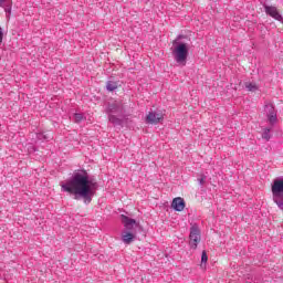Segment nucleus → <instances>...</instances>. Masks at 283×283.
Returning a JSON list of instances; mask_svg holds the SVG:
<instances>
[{
    "label": "nucleus",
    "instance_id": "6ab92c4d",
    "mask_svg": "<svg viewBox=\"0 0 283 283\" xmlns=\"http://www.w3.org/2000/svg\"><path fill=\"white\" fill-rule=\"evenodd\" d=\"M38 138L39 140H48V136L43 135V134H38Z\"/></svg>",
    "mask_w": 283,
    "mask_h": 283
},
{
    "label": "nucleus",
    "instance_id": "0eeeda50",
    "mask_svg": "<svg viewBox=\"0 0 283 283\" xmlns=\"http://www.w3.org/2000/svg\"><path fill=\"white\" fill-rule=\"evenodd\" d=\"M263 8H264L265 14H268V17H271L275 21H281V22L283 21V17L280 14L277 7L263 4Z\"/></svg>",
    "mask_w": 283,
    "mask_h": 283
},
{
    "label": "nucleus",
    "instance_id": "f03ea898",
    "mask_svg": "<svg viewBox=\"0 0 283 283\" xmlns=\"http://www.w3.org/2000/svg\"><path fill=\"white\" fill-rule=\"evenodd\" d=\"M181 39H185V35L179 34L172 41V55L176 63H187V59L189 57V50L191 45L187 42H180Z\"/></svg>",
    "mask_w": 283,
    "mask_h": 283
},
{
    "label": "nucleus",
    "instance_id": "9d476101",
    "mask_svg": "<svg viewBox=\"0 0 283 283\" xmlns=\"http://www.w3.org/2000/svg\"><path fill=\"white\" fill-rule=\"evenodd\" d=\"M185 199H182L181 197L175 198L171 202V208L175 209L176 211H185Z\"/></svg>",
    "mask_w": 283,
    "mask_h": 283
},
{
    "label": "nucleus",
    "instance_id": "dca6fc26",
    "mask_svg": "<svg viewBox=\"0 0 283 283\" xmlns=\"http://www.w3.org/2000/svg\"><path fill=\"white\" fill-rule=\"evenodd\" d=\"M263 140H271V128H264L262 133Z\"/></svg>",
    "mask_w": 283,
    "mask_h": 283
},
{
    "label": "nucleus",
    "instance_id": "6e6552de",
    "mask_svg": "<svg viewBox=\"0 0 283 283\" xmlns=\"http://www.w3.org/2000/svg\"><path fill=\"white\" fill-rule=\"evenodd\" d=\"M264 112L266 114L270 125H275V123H277V112H275V107L273 106V104H266L264 107Z\"/></svg>",
    "mask_w": 283,
    "mask_h": 283
},
{
    "label": "nucleus",
    "instance_id": "423d86ee",
    "mask_svg": "<svg viewBox=\"0 0 283 283\" xmlns=\"http://www.w3.org/2000/svg\"><path fill=\"white\" fill-rule=\"evenodd\" d=\"M190 242H189V245H190V249H198V244H200V240H201V237H200V228H198V226H192L190 228Z\"/></svg>",
    "mask_w": 283,
    "mask_h": 283
},
{
    "label": "nucleus",
    "instance_id": "4468645a",
    "mask_svg": "<svg viewBox=\"0 0 283 283\" xmlns=\"http://www.w3.org/2000/svg\"><path fill=\"white\" fill-rule=\"evenodd\" d=\"M245 90H248V92H258V90H260V87H258V84H255V83L247 82Z\"/></svg>",
    "mask_w": 283,
    "mask_h": 283
},
{
    "label": "nucleus",
    "instance_id": "ddd939ff",
    "mask_svg": "<svg viewBox=\"0 0 283 283\" xmlns=\"http://www.w3.org/2000/svg\"><path fill=\"white\" fill-rule=\"evenodd\" d=\"M118 87H120V82H118V81L108 80L106 82L107 92H116V90H118Z\"/></svg>",
    "mask_w": 283,
    "mask_h": 283
},
{
    "label": "nucleus",
    "instance_id": "f257e3e1",
    "mask_svg": "<svg viewBox=\"0 0 283 283\" xmlns=\"http://www.w3.org/2000/svg\"><path fill=\"white\" fill-rule=\"evenodd\" d=\"M61 191L73 196L74 200H83L84 205L92 203L98 191V181L90 178L87 170H76L70 179L60 182Z\"/></svg>",
    "mask_w": 283,
    "mask_h": 283
},
{
    "label": "nucleus",
    "instance_id": "20e7f679",
    "mask_svg": "<svg viewBox=\"0 0 283 283\" xmlns=\"http://www.w3.org/2000/svg\"><path fill=\"white\" fill-rule=\"evenodd\" d=\"M271 191L273 202L283 211V177H277L273 180Z\"/></svg>",
    "mask_w": 283,
    "mask_h": 283
},
{
    "label": "nucleus",
    "instance_id": "a211bd4d",
    "mask_svg": "<svg viewBox=\"0 0 283 283\" xmlns=\"http://www.w3.org/2000/svg\"><path fill=\"white\" fill-rule=\"evenodd\" d=\"M205 180H207V176H201V178L198 179L199 185L202 187L205 185Z\"/></svg>",
    "mask_w": 283,
    "mask_h": 283
},
{
    "label": "nucleus",
    "instance_id": "f3484780",
    "mask_svg": "<svg viewBox=\"0 0 283 283\" xmlns=\"http://www.w3.org/2000/svg\"><path fill=\"white\" fill-rule=\"evenodd\" d=\"M208 260H209V256H207V251H202V253H201V263L207 264Z\"/></svg>",
    "mask_w": 283,
    "mask_h": 283
},
{
    "label": "nucleus",
    "instance_id": "2eb2a0df",
    "mask_svg": "<svg viewBox=\"0 0 283 283\" xmlns=\"http://www.w3.org/2000/svg\"><path fill=\"white\" fill-rule=\"evenodd\" d=\"M73 118H74V123H83V120H85V115L82 114V113H75L73 115Z\"/></svg>",
    "mask_w": 283,
    "mask_h": 283
},
{
    "label": "nucleus",
    "instance_id": "aec40b11",
    "mask_svg": "<svg viewBox=\"0 0 283 283\" xmlns=\"http://www.w3.org/2000/svg\"><path fill=\"white\" fill-rule=\"evenodd\" d=\"M0 43H3V29L0 27Z\"/></svg>",
    "mask_w": 283,
    "mask_h": 283
},
{
    "label": "nucleus",
    "instance_id": "39448f33",
    "mask_svg": "<svg viewBox=\"0 0 283 283\" xmlns=\"http://www.w3.org/2000/svg\"><path fill=\"white\" fill-rule=\"evenodd\" d=\"M105 113L107 114V116H114V114H116L117 116H123L125 114V107L120 102L108 103L106 105Z\"/></svg>",
    "mask_w": 283,
    "mask_h": 283
},
{
    "label": "nucleus",
    "instance_id": "9b49d317",
    "mask_svg": "<svg viewBox=\"0 0 283 283\" xmlns=\"http://www.w3.org/2000/svg\"><path fill=\"white\" fill-rule=\"evenodd\" d=\"M0 8H3L7 19L12 14V0H0Z\"/></svg>",
    "mask_w": 283,
    "mask_h": 283
},
{
    "label": "nucleus",
    "instance_id": "f8f14e48",
    "mask_svg": "<svg viewBox=\"0 0 283 283\" xmlns=\"http://www.w3.org/2000/svg\"><path fill=\"white\" fill-rule=\"evenodd\" d=\"M108 120L109 123H112V125H114L115 127H123V116L118 117L116 115H109L108 116Z\"/></svg>",
    "mask_w": 283,
    "mask_h": 283
},
{
    "label": "nucleus",
    "instance_id": "7ed1b4c3",
    "mask_svg": "<svg viewBox=\"0 0 283 283\" xmlns=\"http://www.w3.org/2000/svg\"><path fill=\"white\" fill-rule=\"evenodd\" d=\"M120 218L126 229V231L122 233V242H124V244H132L134 240H136V232L134 231V227H138V222L125 214H122Z\"/></svg>",
    "mask_w": 283,
    "mask_h": 283
},
{
    "label": "nucleus",
    "instance_id": "1a4fd4ad",
    "mask_svg": "<svg viewBox=\"0 0 283 283\" xmlns=\"http://www.w3.org/2000/svg\"><path fill=\"white\" fill-rule=\"evenodd\" d=\"M164 119L165 116H163V113L149 112L146 116V123L148 125H158L163 123Z\"/></svg>",
    "mask_w": 283,
    "mask_h": 283
}]
</instances>
